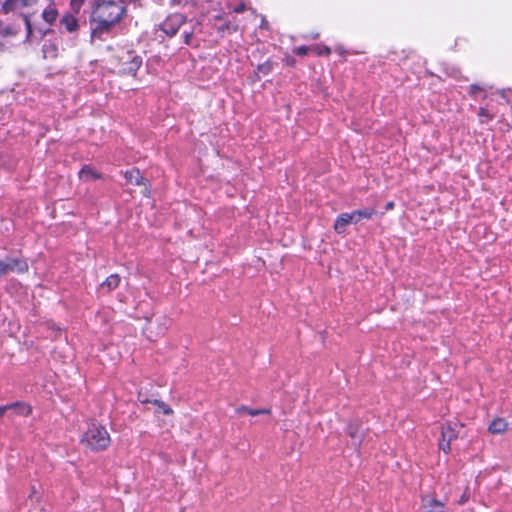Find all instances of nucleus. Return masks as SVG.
<instances>
[{"instance_id":"obj_1","label":"nucleus","mask_w":512,"mask_h":512,"mask_svg":"<svg viewBox=\"0 0 512 512\" xmlns=\"http://www.w3.org/2000/svg\"><path fill=\"white\" fill-rule=\"evenodd\" d=\"M89 5L91 42L93 43L96 39L104 41L125 15V6L116 0H92Z\"/></svg>"},{"instance_id":"obj_2","label":"nucleus","mask_w":512,"mask_h":512,"mask_svg":"<svg viewBox=\"0 0 512 512\" xmlns=\"http://www.w3.org/2000/svg\"><path fill=\"white\" fill-rule=\"evenodd\" d=\"M82 443L92 450H104L110 444V436L105 427L92 423L82 436Z\"/></svg>"},{"instance_id":"obj_3","label":"nucleus","mask_w":512,"mask_h":512,"mask_svg":"<svg viewBox=\"0 0 512 512\" xmlns=\"http://www.w3.org/2000/svg\"><path fill=\"white\" fill-rule=\"evenodd\" d=\"M142 64V58L132 52H125L119 60L118 71L123 75L134 76Z\"/></svg>"},{"instance_id":"obj_4","label":"nucleus","mask_w":512,"mask_h":512,"mask_svg":"<svg viewBox=\"0 0 512 512\" xmlns=\"http://www.w3.org/2000/svg\"><path fill=\"white\" fill-rule=\"evenodd\" d=\"M28 271V263L23 258L6 257L0 260V277L8 273H24Z\"/></svg>"},{"instance_id":"obj_5","label":"nucleus","mask_w":512,"mask_h":512,"mask_svg":"<svg viewBox=\"0 0 512 512\" xmlns=\"http://www.w3.org/2000/svg\"><path fill=\"white\" fill-rule=\"evenodd\" d=\"M186 16L181 13H174L168 16L161 24V30L169 37L174 36L179 29L186 24Z\"/></svg>"},{"instance_id":"obj_6","label":"nucleus","mask_w":512,"mask_h":512,"mask_svg":"<svg viewBox=\"0 0 512 512\" xmlns=\"http://www.w3.org/2000/svg\"><path fill=\"white\" fill-rule=\"evenodd\" d=\"M37 0H5L2 5L4 13L14 12L21 10L25 7H32L36 5Z\"/></svg>"},{"instance_id":"obj_7","label":"nucleus","mask_w":512,"mask_h":512,"mask_svg":"<svg viewBox=\"0 0 512 512\" xmlns=\"http://www.w3.org/2000/svg\"><path fill=\"white\" fill-rule=\"evenodd\" d=\"M348 434L352 439V444L357 447L361 444L364 437V427L362 424L351 423L347 428Z\"/></svg>"},{"instance_id":"obj_8","label":"nucleus","mask_w":512,"mask_h":512,"mask_svg":"<svg viewBox=\"0 0 512 512\" xmlns=\"http://www.w3.org/2000/svg\"><path fill=\"white\" fill-rule=\"evenodd\" d=\"M463 424L454 422L449 423L447 427H443L442 429V437L447 439L448 441H453L456 439L460 433V430L462 429Z\"/></svg>"},{"instance_id":"obj_9","label":"nucleus","mask_w":512,"mask_h":512,"mask_svg":"<svg viewBox=\"0 0 512 512\" xmlns=\"http://www.w3.org/2000/svg\"><path fill=\"white\" fill-rule=\"evenodd\" d=\"M425 512H445L444 504L436 499L426 496L422 500Z\"/></svg>"},{"instance_id":"obj_10","label":"nucleus","mask_w":512,"mask_h":512,"mask_svg":"<svg viewBox=\"0 0 512 512\" xmlns=\"http://www.w3.org/2000/svg\"><path fill=\"white\" fill-rule=\"evenodd\" d=\"M349 224H353V218H351L349 213H342L335 220L334 230L338 234H342L346 231Z\"/></svg>"},{"instance_id":"obj_11","label":"nucleus","mask_w":512,"mask_h":512,"mask_svg":"<svg viewBox=\"0 0 512 512\" xmlns=\"http://www.w3.org/2000/svg\"><path fill=\"white\" fill-rule=\"evenodd\" d=\"M60 26L63 27L67 32L74 33L79 29V22L73 15L65 14L60 19Z\"/></svg>"},{"instance_id":"obj_12","label":"nucleus","mask_w":512,"mask_h":512,"mask_svg":"<svg viewBox=\"0 0 512 512\" xmlns=\"http://www.w3.org/2000/svg\"><path fill=\"white\" fill-rule=\"evenodd\" d=\"M126 180L134 185H146V179L141 176L140 170L137 168H133L131 170H127L124 174Z\"/></svg>"},{"instance_id":"obj_13","label":"nucleus","mask_w":512,"mask_h":512,"mask_svg":"<svg viewBox=\"0 0 512 512\" xmlns=\"http://www.w3.org/2000/svg\"><path fill=\"white\" fill-rule=\"evenodd\" d=\"M120 283V276L118 274H112L106 278L100 285V290L110 292L118 287Z\"/></svg>"},{"instance_id":"obj_14","label":"nucleus","mask_w":512,"mask_h":512,"mask_svg":"<svg viewBox=\"0 0 512 512\" xmlns=\"http://www.w3.org/2000/svg\"><path fill=\"white\" fill-rule=\"evenodd\" d=\"M349 214L351 218H353V224H357L363 219H370L374 214V210L370 208H364L360 210H355Z\"/></svg>"},{"instance_id":"obj_15","label":"nucleus","mask_w":512,"mask_h":512,"mask_svg":"<svg viewBox=\"0 0 512 512\" xmlns=\"http://www.w3.org/2000/svg\"><path fill=\"white\" fill-rule=\"evenodd\" d=\"M507 427L508 423L503 418H496L490 423L488 430L493 434H501Z\"/></svg>"},{"instance_id":"obj_16","label":"nucleus","mask_w":512,"mask_h":512,"mask_svg":"<svg viewBox=\"0 0 512 512\" xmlns=\"http://www.w3.org/2000/svg\"><path fill=\"white\" fill-rule=\"evenodd\" d=\"M79 177L82 180L97 179L100 175L95 172L92 168L85 166L79 172Z\"/></svg>"},{"instance_id":"obj_17","label":"nucleus","mask_w":512,"mask_h":512,"mask_svg":"<svg viewBox=\"0 0 512 512\" xmlns=\"http://www.w3.org/2000/svg\"><path fill=\"white\" fill-rule=\"evenodd\" d=\"M43 19L47 23H53L57 18V11L53 8L45 9L42 13Z\"/></svg>"},{"instance_id":"obj_18","label":"nucleus","mask_w":512,"mask_h":512,"mask_svg":"<svg viewBox=\"0 0 512 512\" xmlns=\"http://www.w3.org/2000/svg\"><path fill=\"white\" fill-rule=\"evenodd\" d=\"M14 404H18L19 407H17V408H8V410L12 411L15 414L24 415V416L28 415L30 413V407L25 405L24 403L15 402Z\"/></svg>"},{"instance_id":"obj_19","label":"nucleus","mask_w":512,"mask_h":512,"mask_svg":"<svg viewBox=\"0 0 512 512\" xmlns=\"http://www.w3.org/2000/svg\"><path fill=\"white\" fill-rule=\"evenodd\" d=\"M272 70V64L270 62H265L257 66L256 75L260 78L259 74L267 75Z\"/></svg>"},{"instance_id":"obj_20","label":"nucleus","mask_w":512,"mask_h":512,"mask_svg":"<svg viewBox=\"0 0 512 512\" xmlns=\"http://www.w3.org/2000/svg\"><path fill=\"white\" fill-rule=\"evenodd\" d=\"M153 8H163L174 4L175 0H149Z\"/></svg>"},{"instance_id":"obj_21","label":"nucleus","mask_w":512,"mask_h":512,"mask_svg":"<svg viewBox=\"0 0 512 512\" xmlns=\"http://www.w3.org/2000/svg\"><path fill=\"white\" fill-rule=\"evenodd\" d=\"M478 116L482 123L490 121L493 119V115L488 112L486 108L481 107L478 112Z\"/></svg>"},{"instance_id":"obj_22","label":"nucleus","mask_w":512,"mask_h":512,"mask_svg":"<svg viewBox=\"0 0 512 512\" xmlns=\"http://www.w3.org/2000/svg\"><path fill=\"white\" fill-rule=\"evenodd\" d=\"M154 404L157 405L160 409H162L163 413L169 415L172 413L171 408L166 405L164 402L160 400H154Z\"/></svg>"},{"instance_id":"obj_23","label":"nucleus","mask_w":512,"mask_h":512,"mask_svg":"<svg viewBox=\"0 0 512 512\" xmlns=\"http://www.w3.org/2000/svg\"><path fill=\"white\" fill-rule=\"evenodd\" d=\"M450 444H451V441H448L447 439L442 437V439L439 443V447L442 451H444L445 453H448L451 449Z\"/></svg>"},{"instance_id":"obj_24","label":"nucleus","mask_w":512,"mask_h":512,"mask_svg":"<svg viewBox=\"0 0 512 512\" xmlns=\"http://www.w3.org/2000/svg\"><path fill=\"white\" fill-rule=\"evenodd\" d=\"M23 20L27 30V39H29L32 35V26L28 15H23Z\"/></svg>"},{"instance_id":"obj_25","label":"nucleus","mask_w":512,"mask_h":512,"mask_svg":"<svg viewBox=\"0 0 512 512\" xmlns=\"http://www.w3.org/2000/svg\"><path fill=\"white\" fill-rule=\"evenodd\" d=\"M270 413L269 409H250L248 410V414L251 416H258L260 414H268Z\"/></svg>"},{"instance_id":"obj_26","label":"nucleus","mask_w":512,"mask_h":512,"mask_svg":"<svg viewBox=\"0 0 512 512\" xmlns=\"http://www.w3.org/2000/svg\"><path fill=\"white\" fill-rule=\"evenodd\" d=\"M484 88L481 87L480 85L478 84H472L470 87H469V94L471 96H476V94L480 91H482Z\"/></svg>"},{"instance_id":"obj_27","label":"nucleus","mask_w":512,"mask_h":512,"mask_svg":"<svg viewBox=\"0 0 512 512\" xmlns=\"http://www.w3.org/2000/svg\"><path fill=\"white\" fill-rule=\"evenodd\" d=\"M183 36H184V43L189 45L191 43V39H192V36H193V31H184L183 32Z\"/></svg>"},{"instance_id":"obj_28","label":"nucleus","mask_w":512,"mask_h":512,"mask_svg":"<svg viewBox=\"0 0 512 512\" xmlns=\"http://www.w3.org/2000/svg\"><path fill=\"white\" fill-rule=\"evenodd\" d=\"M17 407H19L18 404H10V405L0 406V418L5 414L6 411H8V408H17Z\"/></svg>"},{"instance_id":"obj_29","label":"nucleus","mask_w":512,"mask_h":512,"mask_svg":"<svg viewBox=\"0 0 512 512\" xmlns=\"http://www.w3.org/2000/svg\"><path fill=\"white\" fill-rule=\"evenodd\" d=\"M130 4H133L134 6H137V7H146L147 6V3L145 2V0H128Z\"/></svg>"},{"instance_id":"obj_30","label":"nucleus","mask_w":512,"mask_h":512,"mask_svg":"<svg viewBox=\"0 0 512 512\" xmlns=\"http://www.w3.org/2000/svg\"><path fill=\"white\" fill-rule=\"evenodd\" d=\"M307 52H308V47H306V46H301V47H299V48L297 49V54H298V55H301V56L306 55V54H307Z\"/></svg>"},{"instance_id":"obj_31","label":"nucleus","mask_w":512,"mask_h":512,"mask_svg":"<svg viewBox=\"0 0 512 512\" xmlns=\"http://www.w3.org/2000/svg\"><path fill=\"white\" fill-rule=\"evenodd\" d=\"M319 55H329L331 53V50L329 47H323L318 50L317 52Z\"/></svg>"},{"instance_id":"obj_32","label":"nucleus","mask_w":512,"mask_h":512,"mask_svg":"<svg viewBox=\"0 0 512 512\" xmlns=\"http://www.w3.org/2000/svg\"><path fill=\"white\" fill-rule=\"evenodd\" d=\"M85 0H71V4L74 8H79Z\"/></svg>"},{"instance_id":"obj_33","label":"nucleus","mask_w":512,"mask_h":512,"mask_svg":"<svg viewBox=\"0 0 512 512\" xmlns=\"http://www.w3.org/2000/svg\"><path fill=\"white\" fill-rule=\"evenodd\" d=\"M244 10H245V5L244 4H240V5H238V6H236L234 8V12L235 13H242Z\"/></svg>"},{"instance_id":"obj_34","label":"nucleus","mask_w":512,"mask_h":512,"mask_svg":"<svg viewBox=\"0 0 512 512\" xmlns=\"http://www.w3.org/2000/svg\"><path fill=\"white\" fill-rule=\"evenodd\" d=\"M1 33L3 35H10L11 32H10V28L9 27H4V28H1Z\"/></svg>"},{"instance_id":"obj_35","label":"nucleus","mask_w":512,"mask_h":512,"mask_svg":"<svg viewBox=\"0 0 512 512\" xmlns=\"http://www.w3.org/2000/svg\"><path fill=\"white\" fill-rule=\"evenodd\" d=\"M248 410H250L248 407L246 406H241L240 408L237 409V412L238 413H241V412H246L248 413Z\"/></svg>"},{"instance_id":"obj_36","label":"nucleus","mask_w":512,"mask_h":512,"mask_svg":"<svg viewBox=\"0 0 512 512\" xmlns=\"http://www.w3.org/2000/svg\"><path fill=\"white\" fill-rule=\"evenodd\" d=\"M230 28V22H227V23H224L220 28L219 30H225V29H229Z\"/></svg>"},{"instance_id":"obj_37","label":"nucleus","mask_w":512,"mask_h":512,"mask_svg":"<svg viewBox=\"0 0 512 512\" xmlns=\"http://www.w3.org/2000/svg\"><path fill=\"white\" fill-rule=\"evenodd\" d=\"M499 94H500L502 97H505V90H501V91L499 92Z\"/></svg>"},{"instance_id":"obj_38","label":"nucleus","mask_w":512,"mask_h":512,"mask_svg":"<svg viewBox=\"0 0 512 512\" xmlns=\"http://www.w3.org/2000/svg\"><path fill=\"white\" fill-rule=\"evenodd\" d=\"M387 207H388V208H392V207H393V203H388V204H387Z\"/></svg>"}]
</instances>
